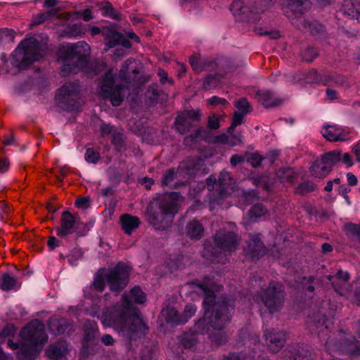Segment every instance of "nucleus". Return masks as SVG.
<instances>
[{
    "mask_svg": "<svg viewBox=\"0 0 360 360\" xmlns=\"http://www.w3.org/2000/svg\"><path fill=\"white\" fill-rule=\"evenodd\" d=\"M181 345L184 349H191L197 343L195 333L185 332L179 337Z\"/></svg>",
    "mask_w": 360,
    "mask_h": 360,
    "instance_id": "obj_40",
    "label": "nucleus"
},
{
    "mask_svg": "<svg viewBox=\"0 0 360 360\" xmlns=\"http://www.w3.org/2000/svg\"><path fill=\"white\" fill-rule=\"evenodd\" d=\"M196 309H197L196 307L193 304H188L186 305L184 312H183V314H181L182 315L181 318L186 319V323L187 322V321L189 318L194 316V314L196 311Z\"/></svg>",
    "mask_w": 360,
    "mask_h": 360,
    "instance_id": "obj_62",
    "label": "nucleus"
},
{
    "mask_svg": "<svg viewBox=\"0 0 360 360\" xmlns=\"http://www.w3.org/2000/svg\"><path fill=\"white\" fill-rule=\"evenodd\" d=\"M185 232L189 238L199 240L204 236L205 228L199 220L194 219L187 223Z\"/></svg>",
    "mask_w": 360,
    "mask_h": 360,
    "instance_id": "obj_23",
    "label": "nucleus"
},
{
    "mask_svg": "<svg viewBox=\"0 0 360 360\" xmlns=\"http://www.w3.org/2000/svg\"><path fill=\"white\" fill-rule=\"evenodd\" d=\"M115 76L112 70L105 73L100 82V95L103 99H109L113 106L117 107L124 101V95L122 94L123 86L115 84Z\"/></svg>",
    "mask_w": 360,
    "mask_h": 360,
    "instance_id": "obj_8",
    "label": "nucleus"
},
{
    "mask_svg": "<svg viewBox=\"0 0 360 360\" xmlns=\"http://www.w3.org/2000/svg\"><path fill=\"white\" fill-rule=\"evenodd\" d=\"M189 63L196 73H200L204 70L202 59L200 56L195 55L190 56Z\"/></svg>",
    "mask_w": 360,
    "mask_h": 360,
    "instance_id": "obj_50",
    "label": "nucleus"
},
{
    "mask_svg": "<svg viewBox=\"0 0 360 360\" xmlns=\"http://www.w3.org/2000/svg\"><path fill=\"white\" fill-rule=\"evenodd\" d=\"M259 297L269 313L273 314L283 306L285 292L280 283L271 281L266 289L261 290Z\"/></svg>",
    "mask_w": 360,
    "mask_h": 360,
    "instance_id": "obj_10",
    "label": "nucleus"
},
{
    "mask_svg": "<svg viewBox=\"0 0 360 360\" xmlns=\"http://www.w3.org/2000/svg\"><path fill=\"white\" fill-rule=\"evenodd\" d=\"M102 319L104 325L112 327L129 342L140 338L148 330L139 310L130 300L107 308Z\"/></svg>",
    "mask_w": 360,
    "mask_h": 360,
    "instance_id": "obj_1",
    "label": "nucleus"
},
{
    "mask_svg": "<svg viewBox=\"0 0 360 360\" xmlns=\"http://www.w3.org/2000/svg\"><path fill=\"white\" fill-rule=\"evenodd\" d=\"M266 343L273 353L278 352L284 345L285 342V334L276 331L274 329L266 330L264 332Z\"/></svg>",
    "mask_w": 360,
    "mask_h": 360,
    "instance_id": "obj_18",
    "label": "nucleus"
},
{
    "mask_svg": "<svg viewBox=\"0 0 360 360\" xmlns=\"http://www.w3.org/2000/svg\"><path fill=\"white\" fill-rule=\"evenodd\" d=\"M20 335L23 341L34 346L43 345L48 340L44 324L38 319L30 321L22 328Z\"/></svg>",
    "mask_w": 360,
    "mask_h": 360,
    "instance_id": "obj_11",
    "label": "nucleus"
},
{
    "mask_svg": "<svg viewBox=\"0 0 360 360\" xmlns=\"http://www.w3.org/2000/svg\"><path fill=\"white\" fill-rule=\"evenodd\" d=\"M41 57L40 43L34 38L20 41L13 52L11 64L20 70L27 69Z\"/></svg>",
    "mask_w": 360,
    "mask_h": 360,
    "instance_id": "obj_6",
    "label": "nucleus"
},
{
    "mask_svg": "<svg viewBox=\"0 0 360 360\" xmlns=\"http://www.w3.org/2000/svg\"><path fill=\"white\" fill-rule=\"evenodd\" d=\"M16 328L12 323H7L0 333V344L4 342L6 337H11L16 333Z\"/></svg>",
    "mask_w": 360,
    "mask_h": 360,
    "instance_id": "obj_53",
    "label": "nucleus"
},
{
    "mask_svg": "<svg viewBox=\"0 0 360 360\" xmlns=\"http://www.w3.org/2000/svg\"><path fill=\"white\" fill-rule=\"evenodd\" d=\"M316 189V184L310 180L304 181L297 185L295 188V193L300 195H305Z\"/></svg>",
    "mask_w": 360,
    "mask_h": 360,
    "instance_id": "obj_41",
    "label": "nucleus"
},
{
    "mask_svg": "<svg viewBox=\"0 0 360 360\" xmlns=\"http://www.w3.org/2000/svg\"><path fill=\"white\" fill-rule=\"evenodd\" d=\"M105 4V6L102 7V11H103L104 15H108L112 18L114 20H119L121 18V14L116 11V10L113 8L111 3L109 1L103 2Z\"/></svg>",
    "mask_w": 360,
    "mask_h": 360,
    "instance_id": "obj_47",
    "label": "nucleus"
},
{
    "mask_svg": "<svg viewBox=\"0 0 360 360\" xmlns=\"http://www.w3.org/2000/svg\"><path fill=\"white\" fill-rule=\"evenodd\" d=\"M79 85L77 82H67L63 84L56 95L59 107L66 111H76L80 108Z\"/></svg>",
    "mask_w": 360,
    "mask_h": 360,
    "instance_id": "obj_7",
    "label": "nucleus"
},
{
    "mask_svg": "<svg viewBox=\"0 0 360 360\" xmlns=\"http://www.w3.org/2000/svg\"><path fill=\"white\" fill-rule=\"evenodd\" d=\"M58 11L57 8H51L46 12L37 14L34 18L33 25H37L44 22L51 18L56 16L58 14Z\"/></svg>",
    "mask_w": 360,
    "mask_h": 360,
    "instance_id": "obj_45",
    "label": "nucleus"
},
{
    "mask_svg": "<svg viewBox=\"0 0 360 360\" xmlns=\"http://www.w3.org/2000/svg\"><path fill=\"white\" fill-rule=\"evenodd\" d=\"M305 80L309 84H321L328 85V83L333 80V76L325 75L321 76L315 69H311L308 71L305 76Z\"/></svg>",
    "mask_w": 360,
    "mask_h": 360,
    "instance_id": "obj_29",
    "label": "nucleus"
},
{
    "mask_svg": "<svg viewBox=\"0 0 360 360\" xmlns=\"http://www.w3.org/2000/svg\"><path fill=\"white\" fill-rule=\"evenodd\" d=\"M17 280L8 273H4L0 278V288L4 291L13 290L17 285Z\"/></svg>",
    "mask_w": 360,
    "mask_h": 360,
    "instance_id": "obj_38",
    "label": "nucleus"
},
{
    "mask_svg": "<svg viewBox=\"0 0 360 360\" xmlns=\"http://www.w3.org/2000/svg\"><path fill=\"white\" fill-rule=\"evenodd\" d=\"M230 174L228 172H221L217 179V186L219 187V193L221 197L226 195V187L230 184Z\"/></svg>",
    "mask_w": 360,
    "mask_h": 360,
    "instance_id": "obj_39",
    "label": "nucleus"
},
{
    "mask_svg": "<svg viewBox=\"0 0 360 360\" xmlns=\"http://www.w3.org/2000/svg\"><path fill=\"white\" fill-rule=\"evenodd\" d=\"M68 238H57L54 236L49 237L47 245L50 250H54L56 247H59L60 245H64V240H68Z\"/></svg>",
    "mask_w": 360,
    "mask_h": 360,
    "instance_id": "obj_61",
    "label": "nucleus"
},
{
    "mask_svg": "<svg viewBox=\"0 0 360 360\" xmlns=\"http://www.w3.org/2000/svg\"><path fill=\"white\" fill-rule=\"evenodd\" d=\"M105 275L103 276L100 274H97L95 276L93 286L97 291L103 292L105 288Z\"/></svg>",
    "mask_w": 360,
    "mask_h": 360,
    "instance_id": "obj_57",
    "label": "nucleus"
},
{
    "mask_svg": "<svg viewBox=\"0 0 360 360\" xmlns=\"http://www.w3.org/2000/svg\"><path fill=\"white\" fill-rule=\"evenodd\" d=\"M312 355L307 345L297 344L288 346L285 349L282 360H312Z\"/></svg>",
    "mask_w": 360,
    "mask_h": 360,
    "instance_id": "obj_16",
    "label": "nucleus"
},
{
    "mask_svg": "<svg viewBox=\"0 0 360 360\" xmlns=\"http://www.w3.org/2000/svg\"><path fill=\"white\" fill-rule=\"evenodd\" d=\"M202 113L200 109L184 110L175 117L174 127L175 130L181 135L188 132L195 127L194 122L201 120Z\"/></svg>",
    "mask_w": 360,
    "mask_h": 360,
    "instance_id": "obj_13",
    "label": "nucleus"
},
{
    "mask_svg": "<svg viewBox=\"0 0 360 360\" xmlns=\"http://www.w3.org/2000/svg\"><path fill=\"white\" fill-rule=\"evenodd\" d=\"M101 156L98 152L93 148H87L85 153V160L90 163L96 164L100 160Z\"/></svg>",
    "mask_w": 360,
    "mask_h": 360,
    "instance_id": "obj_58",
    "label": "nucleus"
},
{
    "mask_svg": "<svg viewBox=\"0 0 360 360\" xmlns=\"http://www.w3.org/2000/svg\"><path fill=\"white\" fill-rule=\"evenodd\" d=\"M276 175L283 181L292 182L296 177V174L292 168H280Z\"/></svg>",
    "mask_w": 360,
    "mask_h": 360,
    "instance_id": "obj_46",
    "label": "nucleus"
},
{
    "mask_svg": "<svg viewBox=\"0 0 360 360\" xmlns=\"http://www.w3.org/2000/svg\"><path fill=\"white\" fill-rule=\"evenodd\" d=\"M255 97L266 108L278 106L283 101L282 98L276 97L271 90H258L256 91Z\"/></svg>",
    "mask_w": 360,
    "mask_h": 360,
    "instance_id": "obj_19",
    "label": "nucleus"
},
{
    "mask_svg": "<svg viewBox=\"0 0 360 360\" xmlns=\"http://www.w3.org/2000/svg\"><path fill=\"white\" fill-rule=\"evenodd\" d=\"M102 35L105 40V51H107L110 48L119 45V41L120 40V38L122 37V33H120L108 27H104L102 28Z\"/></svg>",
    "mask_w": 360,
    "mask_h": 360,
    "instance_id": "obj_24",
    "label": "nucleus"
},
{
    "mask_svg": "<svg viewBox=\"0 0 360 360\" xmlns=\"http://www.w3.org/2000/svg\"><path fill=\"white\" fill-rule=\"evenodd\" d=\"M108 175L110 180L119 184L121 181L122 177V173L119 171L118 169L115 167H110L108 169Z\"/></svg>",
    "mask_w": 360,
    "mask_h": 360,
    "instance_id": "obj_59",
    "label": "nucleus"
},
{
    "mask_svg": "<svg viewBox=\"0 0 360 360\" xmlns=\"http://www.w3.org/2000/svg\"><path fill=\"white\" fill-rule=\"evenodd\" d=\"M84 34V29L82 24L68 25L63 30V35L68 37H81Z\"/></svg>",
    "mask_w": 360,
    "mask_h": 360,
    "instance_id": "obj_42",
    "label": "nucleus"
},
{
    "mask_svg": "<svg viewBox=\"0 0 360 360\" xmlns=\"http://www.w3.org/2000/svg\"><path fill=\"white\" fill-rule=\"evenodd\" d=\"M247 355L243 352H229L223 355V360H245Z\"/></svg>",
    "mask_w": 360,
    "mask_h": 360,
    "instance_id": "obj_63",
    "label": "nucleus"
},
{
    "mask_svg": "<svg viewBox=\"0 0 360 360\" xmlns=\"http://www.w3.org/2000/svg\"><path fill=\"white\" fill-rule=\"evenodd\" d=\"M260 236V234L250 236L244 248L245 256L254 261L258 260L267 252L266 247L264 245Z\"/></svg>",
    "mask_w": 360,
    "mask_h": 360,
    "instance_id": "obj_15",
    "label": "nucleus"
},
{
    "mask_svg": "<svg viewBox=\"0 0 360 360\" xmlns=\"http://www.w3.org/2000/svg\"><path fill=\"white\" fill-rule=\"evenodd\" d=\"M112 143L116 150L122 152L126 150V136L124 133L116 132L112 134Z\"/></svg>",
    "mask_w": 360,
    "mask_h": 360,
    "instance_id": "obj_43",
    "label": "nucleus"
},
{
    "mask_svg": "<svg viewBox=\"0 0 360 360\" xmlns=\"http://www.w3.org/2000/svg\"><path fill=\"white\" fill-rule=\"evenodd\" d=\"M347 235L355 236L360 239V225L354 223H347L345 225Z\"/></svg>",
    "mask_w": 360,
    "mask_h": 360,
    "instance_id": "obj_56",
    "label": "nucleus"
},
{
    "mask_svg": "<svg viewBox=\"0 0 360 360\" xmlns=\"http://www.w3.org/2000/svg\"><path fill=\"white\" fill-rule=\"evenodd\" d=\"M84 340L86 342L94 340L98 334V328L94 321L88 320L84 324Z\"/></svg>",
    "mask_w": 360,
    "mask_h": 360,
    "instance_id": "obj_35",
    "label": "nucleus"
},
{
    "mask_svg": "<svg viewBox=\"0 0 360 360\" xmlns=\"http://www.w3.org/2000/svg\"><path fill=\"white\" fill-rule=\"evenodd\" d=\"M225 74L215 73L207 75L202 82V87L205 89L216 88L221 84Z\"/></svg>",
    "mask_w": 360,
    "mask_h": 360,
    "instance_id": "obj_32",
    "label": "nucleus"
},
{
    "mask_svg": "<svg viewBox=\"0 0 360 360\" xmlns=\"http://www.w3.org/2000/svg\"><path fill=\"white\" fill-rule=\"evenodd\" d=\"M340 11L343 15L356 19L360 23V1L358 0H344Z\"/></svg>",
    "mask_w": 360,
    "mask_h": 360,
    "instance_id": "obj_22",
    "label": "nucleus"
},
{
    "mask_svg": "<svg viewBox=\"0 0 360 360\" xmlns=\"http://www.w3.org/2000/svg\"><path fill=\"white\" fill-rule=\"evenodd\" d=\"M122 229L127 235H131L132 231L139 227L141 222L140 219L130 214H124L120 218Z\"/></svg>",
    "mask_w": 360,
    "mask_h": 360,
    "instance_id": "obj_25",
    "label": "nucleus"
},
{
    "mask_svg": "<svg viewBox=\"0 0 360 360\" xmlns=\"http://www.w3.org/2000/svg\"><path fill=\"white\" fill-rule=\"evenodd\" d=\"M177 171L175 168L172 167L167 169L162 178V186H168L171 184L176 177Z\"/></svg>",
    "mask_w": 360,
    "mask_h": 360,
    "instance_id": "obj_52",
    "label": "nucleus"
},
{
    "mask_svg": "<svg viewBox=\"0 0 360 360\" xmlns=\"http://www.w3.org/2000/svg\"><path fill=\"white\" fill-rule=\"evenodd\" d=\"M210 338L212 343L215 344L217 347L225 345L228 341V334L226 331L217 330L210 335Z\"/></svg>",
    "mask_w": 360,
    "mask_h": 360,
    "instance_id": "obj_44",
    "label": "nucleus"
},
{
    "mask_svg": "<svg viewBox=\"0 0 360 360\" xmlns=\"http://www.w3.org/2000/svg\"><path fill=\"white\" fill-rule=\"evenodd\" d=\"M174 193L165 194L154 199L146 207L145 218L156 231H163L171 226L174 215L178 212V203Z\"/></svg>",
    "mask_w": 360,
    "mask_h": 360,
    "instance_id": "obj_3",
    "label": "nucleus"
},
{
    "mask_svg": "<svg viewBox=\"0 0 360 360\" xmlns=\"http://www.w3.org/2000/svg\"><path fill=\"white\" fill-rule=\"evenodd\" d=\"M325 131L323 132V136L329 141H337L338 137V128L335 125H325Z\"/></svg>",
    "mask_w": 360,
    "mask_h": 360,
    "instance_id": "obj_48",
    "label": "nucleus"
},
{
    "mask_svg": "<svg viewBox=\"0 0 360 360\" xmlns=\"http://www.w3.org/2000/svg\"><path fill=\"white\" fill-rule=\"evenodd\" d=\"M214 246H206L205 255L214 263H224L226 253L235 252L240 243V237L232 231L219 229L213 236Z\"/></svg>",
    "mask_w": 360,
    "mask_h": 360,
    "instance_id": "obj_4",
    "label": "nucleus"
},
{
    "mask_svg": "<svg viewBox=\"0 0 360 360\" xmlns=\"http://www.w3.org/2000/svg\"><path fill=\"white\" fill-rule=\"evenodd\" d=\"M263 158L257 153H251L248 158V162L255 168L259 167L261 165V162Z\"/></svg>",
    "mask_w": 360,
    "mask_h": 360,
    "instance_id": "obj_64",
    "label": "nucleus"
},
{
    "mask_svg": "<svg viewBox=\"0 0 360 360\" xmlns=\"http://www.w3.org/2000/svg\"><path fill=\"white\" fill-rule=\"evenodd\" d=\"M249 212L251 218H258L264 216L268 212V210L262 204L257 203L252 206Z\"/></svg>",
    "mask_w": 360,
    "mask_h": 360,
    "instance_id": "obj_49",
    "label": "nucleus"
},
{
    "mask_svg": "<svg viewBox=\"0 0 360 360\" xmlns=\"http://www.w3.org/2000/svg\"><path fill=\"white\" fill-rule=\"evenodd\" d=\"M283 4L286 6L285 15L290 17V13L295 18L301 17L311 4L309 0H283Z\"/></svg>",
    "mask_w": 360,
    "mask_h": 360,
    "instance_id": "obj_17",
    "label": "nucleus"
},
{
    "mask_svg": "<svg viewBox=\"0 0 360 360\" xmlns=\"http://www.w3.org/2000/svg\"><path fill=\"white\" fill-rule=\"evenodd\" d=\"M234 106L238 109L240 112L248 114L251 111V105L248 102V99L245 97L240 98V99L234 102Z\"/></svg>",
    "mask_w": 360,
    "mask_h": 360,
    "instance_id": "obj_51",
    "label": "nucleus"
},
{
    "mask_svg": "<svg viewBox=\"0 0 360 360\" xmlns=\"http://www.w3.org/2000/svg\"><path fill=\"white\" fill-rule=\"evenodd\" d=\"M342 153L339 150H334L324 153L321 155V159L323 163L329 167L330 172L332 171L333 167L338 162L341 160Z\"/></svg>",
    "mask_w": 360,
    "mask_h": 360,
    "instance_id": "obj_31",
    "label": "nucleus"
},
{
    "mask_svg": "<svg viewBox=\"0 0 360 360\" xmlns=\"http://www.w3.org/2000/svg\"><path fill=\"white\" fill-rule=\"evenodd\" d=\"M83 256L82 251L79 248H74L71 252L66 257L70 264L75 266L77 264V262Z\"/></svg>",
    "mask_w": 360,
    "mask_h": 360,
    "instance_id": "obj_55",
    "label": "nucleus"
},
{
    "mask_svg": "<svg viewBox=\"0 0 360 360\" xmlns=\"http://www.w3.org/2000/svg\"><path fill=\"white\" fill-rule=\"evenodd\" d=\"M230 9L239 22L255 23L261 18L256 8L250 6L248 0H235L231 4Z\"/></svg>",
    "mask_w": 360,
    "mask_h": 360,
    "instance_id": "obj_12",
    "label": "nucleus"
},
{
    "mask_svg": "<svg viewBox=\"0 0 360 360\" xmlns=\"http://www.w3.org/2000/svg\"><path fill=\"white\" fill-rule=\"evenodd\" d=\"M71 326L72 321L65 318L52 317L48 321L49 329L55 335L63 334Z\"/></svg>",
    "mask_w": 360,
    "mask_h": 360,
    "instance_id": "obj_21",
    "label": "nucleus"
},
{
    "mask_svg": "<svg viewBox=\"0 0 360 360\" xmlns=\"http://www.w3.org/2000/svg\"><path fill=\"white\" fill-rule=\"evenodd\" d=\"M304 27L315 37H321L325 34V27L317 22L304 21Z\"/></svg>",
    "mask_w": 360,
    "mask_h": 360,
    "instance_id": "obj_37",
    "label": "nucleus"
},
{
    "mask_svg": "<svg viewBox=\"0 0 360 360\" xmlns=\"http://www.w3.org/2000/svg\"><path fill=\"white\" fill-rule=\"evenodd\" d=\"M89 45L84 41H79L60 51V58L63 60L61 66L63 76L77 73L80 68L88 63L87 56L89 51Z\"/></svg>",
    "mask_w": 360,
    "mask_h": 360,
    "instance_id": "obj_5",
    "label": "nucleus"
},
{
    "mask_svg": "<svg viewBox=\"0 0 360 360\" xmlns=\"http://www.w3.org/2000/svg\"><path fill=\"white\" fill-rule=\"evenodd\" d=\"M36 346L23 343L17 352L18 360H34L37 354Z\"/></svg>",
    "mask_w": 360,
    "mask_h": 360,
    "instance_id": "obj_30",
    "label": "nucleus"
},
{
    "mask_svg": "<svg viewBox=\"0 0 360 360\" xmlns=\"http://www.w3.org/2000/svg\"><path fill=\"white\" fill-rule=\"evenodd\" d=\"M251 180L252 181L253 184L257 187L262 188L266 191L269 189V185L267 176L264 175H258L257 176L252 177Z\"/></svg>",
    "mask_w": 360,
    "mask_h": 360,
    "instance_id": "obj_54",
    "label": "nucleus"
},
{
    "mask_svg": "<svg viewBox=\"0 0 360 360\" xmlns=\"http://www.w3.org/2000/svg\"><path fill=\"white\" fill-rule=\"evenodd\" d=\"M309 172L311 176L319 179H323L330 173V169L327 167L323 160H315L309 167Z\"/></svg>",
    "mask_w": 360,
    "mask_h": 360,
    "instance_id": "obj_26",
    "label": "nucleus"
},
{
    "mask_svg": "<svg viewBox=\"0 0 360 360\" xmlns=\"http://www.w3.org/2000/svg\"><path fill=\"white\" fill-rule=\"evenodd\" d=\"M338 348L342 354L352 356L360 354V342L354 337L340 340Z\"/></svg>",
    "mask_w": 360,
    "mask_h": 360,
    "instance_id": "obj_20",
    "label": "nucleus"
},
{
    "mask_svg": "<svg viewBox=\"0 0 360 360\" xmlns=\"http://www.w3.org/2000/svg\"><path fill=\"white\" fill-rule=\"evenodd\" d=\"M146 300V293L139 286L133 288L129 292V297L124 296V302L130 300L131 303L143 304Z\"/></svg>",
    "mask_w": 360,
    "mask_h": 360,
    "instance_id": "obj_34",
    "label": "nucleus"
},
{
    "mask_svg": "<svg viewBox=\"0 0 360 360\" xmlns=\"http://www.w3.org/2000/svg\"><path fill=\"white\" fill-rule=\"evenodd\" d=\"M130 270V267L122 262H119L114 268L108 269L105 280L112 292L119 293L127 287Z\"/></svg>",
    "mask_w": 360,
    "mask_h": 360,
    "instance_id": "obj_9",
    "label": "nucleus"
},
{
    "mask_svg": "<svg viewBox=\"0 0 360 360\" xmlns=\"http://www.w3.org/2000/svg\"><path fill=\"white\" fill-rule=\"evenodd\" d=\"M319 55L316 48L311 46H307L302 49L300 53L302 60L306 63H311Z\"/></svg>",
    "mask_w": 360,
    "mask_h": 360,
    "instance_id": "obj_36",
    "label": "nucleus"
},
{
    "mask_svg": "<svg viewBox=\"0 0 360 360\" xmlns=\"http://www.w3.org/2000/svg\"><path fill=\"white\" fill-rule=\"evenodd\" d=\"M165 321L171 324H184L186 323V319H182V315L179 314L178 311L174 307H168L165 311Z\"/></svg>",
    "mask_w": 360,
    "mask_h": 360,
    "instance_id": "obj_33",
    "label": "nucleus"
},
{
    "mask_svg": "<svg viewBox=\"0 0 360 360\" xmlns=\"http://www.w3.org/2000/svg\"><path fill=\"white\" fill-rule=\"evenodd\" d=\"M60 225L56 228V234L60 238H68V236L83 226L75 215L66 210L62 213Z\"/></svg>",
    "mask_w": 360,
    "mask_h": 360,
    "instance_id": "obj_14",
    "label": "nucleus"
},
{
    "mask_svg": "<svg viewBox=\"0 0 360 360\" xmlns=\"http://www.w3.org/2000/svg\"><path fill=\"white\" fill-rule=\"evenodd\" d=\"M326 321V316L324 314L318 312L313 316L309 317V319L307 321V323L311 330H313L315 332H320L323 328H328Z\"/></svg>",
    "mask_w": 360,
    "mask_h": 360,
    "instance_id": "obj_28",
    "label": "nucleus"
},
{
    "mask_svg": "<svg viewBox=\"0 0 360 360\" xmlns=\"http://www.w3.org/2000/svg\"><path fill=\"white\" fill-rule=\"evenodd\" d=\"M315 280V278L312 276H310L309 277H303L302 284L303 286V288L309 292H314L315 288L313 285V283Z\"/></svg>",
    "mask_w": 360,
    "mask_h": 360,
    "instance_id": "obj_60",
    "label": "nucleus"
},
{
    "mask_svg": "<svg viewBox=\"0 0 360 360\" xmlns=\"http://www.w3.org/2000/svg\"><path fill=\"white\" fill-rule=\"evenodd\" d=\"M234 303L233 299L227 297L217 299L213 290H206L202 302L204 316L195 322V333H207L211 328L214 330L224 329L231 320Z\"/></svg>",
    "mask_w": 360,
    "mask_h": 360,
    "instance_id": "obj_2",
    "label": "nucleus"
},
{
    "mask_svg": "<svg viewBox=\"0 0 360 360\" xmlns=\"http://www.w3.org/2000/svg\"><path fill=\"white\" fill-rule=\"evenodd\" d=\"M66 350V342L65 341H58L49 347L46 350V354L50 359L59 360L65 355Z\"/></svg>",
    "mask_w": 360,
    "mask_h": 360,
    "instance_id": "obj_27",
    "label": "nucleus"
}]
</instances>
